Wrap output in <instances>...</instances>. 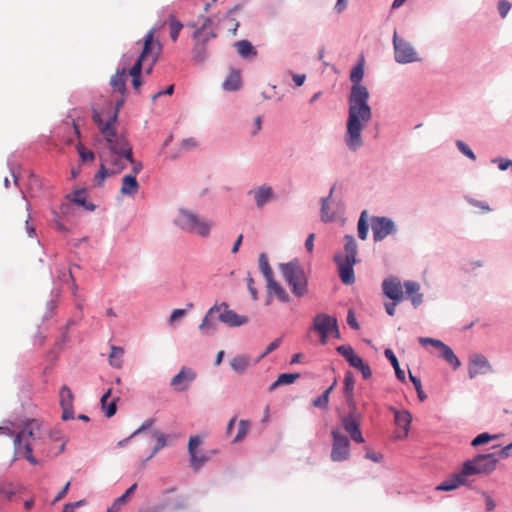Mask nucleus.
I'll return each mask as SVG.
<instances>
[{
	"instance_id": "f257e3e1",
	"label": "nucleus",
	"mask_w": 512,
	"mask_h": 512,
	"mask_svg": "<svg viewBox=\"0 0 512 512\" xmlns=\"http://www.w3.org/2000/svg\"><path fill=\"white\" fill-rule=\"evenodd\" d=\"M364 77L363 59L355 65L350 72V81L352 83L348 94V118L346 122L345 144L347 148L355 152L360 149L364 142L362 130L372 119V108L368 101L370 98L366 86L361 84Z\"/></svg>"
},
{
	"instance_id": "f03ea898",
	"label": "nucleus",
	"mask_w": 512,
	"mask_h": 512,
	"mask_svg": "<svg viewBox=\"0 0 512 512\" xmlns=\"http://www.w3.org/2000/svg\"><path fill=\"white\" fill-rule=\"evenodd\" d=\"M92 118L109 149L108 152L99 154L100 167L94 176L95 184L101 186L107 177L118 174L126 168L127 161H132L133 151L127 138L116 131L117 112L110 115L106 121H103L101 115L94 111Z\"/></svg>"
},
{
	"instance_id": "7ed1b4c3",
	"label": "nucleus",
	"mask_w": 512,
	"mask_h": 512,
	"mask_svg": "<svg viewBox=\"0 0 512 512\" xmlns=\"http://www.w3.org/2000/svg\"><path fill=\"white\" fill-rule=\"evenodd\" d=\"M43 437L44 430L41 421L29 419L23 422L13 441L14 459H26L30 464L36 465L38 461L33 456V451L38 447Z\"/></svg>"
},
{
	"instance_id": "20e7f679",
	"label": "nucleus",
	"mask_w": 512,
	"mask_h": 512,
	"mask_svg": "<svg viewBox=\"0 0 512 512\" xmlns=\"http://www.w3.org/2000/svg\"><path fill=\"white\" fill-rule=\"evenodd\" d=\"M344 252L334 255V262L338 268V274L343 284L352 285L355 282L354 265L359 262L357 259L358 245L354 236L346 234L344 236Z\"/></svg>"
},
{
	"instance_id": "39448f33",
	"label": "nucleus",
	"mask_w": 512,
	"mask_h": 512,
	"mask_svg": "<svg viewBox=\"0 0 512 512\" xmlns=\"http://www.w3.org/2000/svg\"><path fill=\"white\" fill-rule=\"evenodd\" d=\"M217 37L213 22L204 17L199 27L193 33L194 45L192 48V60L197 64H203L207 59V43Z\"/></svg>"
},
{
	"instance_id": "423d86ee",
	"label": "nucleus",
	"mask_w": 512,
	"mask_h": 512,
	"mask_svg": "<svg viewBox=\"0 0 512 512\" xmlns=\"http://www.w3.org/2000/svg\"><path fill=\"white\" fill-rule=\"evenodd\" d=\"M280 271L295 296L307 293V278L297 259L280 264Z\"/></svg>"
},
{
	"instance_id": "0eeeda50",
	"label": "nucleus",
	"mask_w": 512,
	"mask_h": 512,
	"mask_svg": "<svg viewBox=\"0 0 512 512\" xmlns=\"http://www.w3.org/2000/svg\"><path fill=\"white\" fill-rule=\"evenodd\" d=\"M175 223L181 229L190 233H195L201 237L209 236L213 227L212 221L205 220L186 209L179 210L175 219Z\"/></svg>"
},
{
	"instance_id": "6e6552de",
	"label": "nucleus",
	"mask_w": 512,
	"mask_h": 512,
	"mask_svg": "<svg viewBox=\"0 0 512 512\" xmlns=\"http://www.w3.org/2000/svg\"><path fill=\"white\" fill-rule=\"evenodd\" d=\"M163 26L164 23L159 26H154L146 33L142 40V51L136 63L144 65L145 62H151V65H155L158 62L163 46L156 34Z\"/></svg>"
},
{
	"instance_id": "1a4fd4ad",
	"label": "nucleus",
	"mask_w": 512,
	"mask_h": 512,
	"mask_svg": "<svg viewBox=\"0 0 512 512\" xmlns=\"http://www.w3.org/2000/svg\"><path fill=\"white\" fill-rule=\"evenodd\" d=\"M499 461L496 453L477 454L462 464L463 475H488L496 469Z\"/></svg>"
},
{
	"instance_id": "9d476101",
	"label": "nucleus",
	"mask_w": 512,
	"mask_h": 512,
	"mask_svg": "<svg viewBox=\"0 0 512 512\" xmlns=\"http://www.w3.org/2000/svg\"><path fill=\"white\" fill-rule=\"evenodd\" d=\"M337 186L334 184L327 197H322V222L344 221L345 206L342 200L341 192H336Z\"/></svg>"
},
{
	"instance_id": "9b49d317",
	"label": "nucleus",
	"mask_w": 512,
	"mask_h": 512,
	"mask_svg": "<svg viewBox=\"0 0 512 512\" xmlns=\"http://www.w3.org/2000/svg\"><path fill=\"white\" fill-rule=\"evenodd\" d=\"M394 60L399 64H409L420 61L418 54L412 44L398 36L397 32L393 34Z\"/></svg>"
},
{
	"instance_id": "f8f14e48",
	"label": "nucleus",
	"mask_w": 512,
	"mask_h": 512,
	"mask_svg": "<svg viewBox=\"0 0 512 512\" xmlns=\"http://www.w3.org/2000/svg\"><path fill=\"white\" fill-rule=\"evenodd\" d=\"M370 222L374 242H381L386 237L397 233V225L389 217L372 216Z\"/></svg>"
},
{
	"instance_id": "ddd939ff",
	"label": "nucleus",
	"mask_w": 512,
	"mask_h": 512,
	"mask_svg": "<svg viewBox=\"0 0 512 512\" xmlns=\"http://www.w3.org/2000/svg\"><path fill=\"white\" fill-rule=\"evenodd\" d=\"M218 313V319L220 322L230 326L239 327L248 322L246 316L238 315L235 311L229 309L226 303L215 304L209 309V314Z\"/></svg>"
},
{
	"instance_id": "4468645a",
	"label": "nucleus",
	"mask_w": 512,
	"mask_h": 512,
	"mask_svg": "<svg viewBox=\"0 0 512 512\" xmlns=\"http://www.w3.org/2000/svg\"><path fill=\"white\" fill-rule=\"evenodd\" d=\"M333 444L331 450V460L333 462H343L350 456V441L338 430L332 431Z\"/></svg>"
},
{
	"instance_id": "2eb2a0df",
	"label": "nucleus",
	"mask_w": 512,
	"mask_h": 512,
	"mask_svg": "<svg viewBox=\"0 0 512 512\" xmlns=\"http://www.w3.org/2000/svg\"><path fill=\"white\" fill-rule=\"evenodd\" d=\"M492 366L483 354L475 353L469 358L468 376L474 379L478 375H485L492 372Z\"/></svg>"
},
{
	"instance_id": "dca6fc26",
	"label": "nucleus",
	"mask_w": 512,
	"mask_h": 512,
	"mask_svg": "<svg viewBox=\"0 0 512 512\" xmlns=\"http://www.w3.org/2000/svg\"><path fill=\"white\" fill-rule=\"evenodd\" d=\"M382 291L392 301L401 302L404 299L401 281L396 276H389L383 280Z\"/></svg>"
},
{
	"instance_id": "f3484780",
	"label": "nucleus",
	"mask_w": 512,
	"mask_h": 512,
	"mask_svg": "<svg viewBox=\"0 0 512 512\" xmlns=\"http://www.w3.org/2000/svg\"><path fill=\"white\" fill-rule=\"evenodd\" d=\"M195 378L196 374L192 369L183 367L180 372L172 378L170 384L175 391L183 392L189 388Z\"/></svg>"
},
{
	"instance_id": "a211bd4d",
	"label": "nucleus",
	"mask_w": 512,
	"mask_h": 512,
	"mask_svg": "<svg viewBox=\"0 0 512 512\" xmlns=\"http://www.w3.org/2000/svg\"><path fill=\"white\" fill-rule=\"evenodd\" d=\"M59 398H60V406L62 408V419L63 420H71L74 418V411H73V402H74V395L71 391V389L63 385L59 392Z\"/></svg>"
},
{
	"instance_id": "6ab92c4d",
	"label": "nucleus",
	"mask_w": 512,
	"mask_h": 512,
	"mask_svg": "<svg viewBox=\"0 0 512 512\" xmlns=\"http://www.w3.org/2000/svg\"><path fill=\"white\" fill-rule=\"evenodd\" d=\"M328 337L340 339L341 334L338 328L337 319L333 316L322 313V345L326 343Z\"/></svg>"
},
{
	"instance_id": "aec40b11",
	"label": "nucleus",
	"mask_w": 512,
	"mask_h": 512,
	"mask_svg": "<svg viewBox=\"0 0 512 512\" xmlns=\"http://www.w3.org/2000/svg\"><path fill=\"white\" fill-rule=\"evenodd\" d=\"M342 425L344 430L350 435L353 441H355L356 443L364 442V438L360 430V423L352 414H349L342 418Z\"/></svg>"
},
{
	"instance_id": "412c9836",
	"label": "nucleus",
	"mask_w": 512,
	"mask_h": 512,
	"mask_svg": "<svg viewBox=\"0 0 512 512\" xmlns=\"http://www.w3.org/2000/svg\"><path fill=\"white\" fill-rule=\"evenodd\" d=\"M390 410L394 414L395 424L403 429V435H399L398 438H406L408 436L410 425L412 422L411 413L408 410H398L395 407H390Z\"/></svg>"
},
{
	"instance_id": "4be33fe9",
	"label": "nucleus",
	"mask_w": 512,
	"mask_h": 512,
	"mask_svg": "<svg viewBox=\"0 0 512 512\" xmlns=\"http://www.w3.org/2000/svg\"><path fill=\"white\" fill-rule=\"evenodd\" d=\"M126 74V69L122 68L120 70H117L110 80V84L113 88V91L119 92L122 95L121 101H117V109H119V107L123 104L124 97L126 95Z\"/></svg>"
},
{
	"instance_id": "5701e85b",
	"label": "nucleus",
	"mask_w": 512,
	"mask_h": 512,
	"mask_svg": "<svg viewBox=\"0 0 512 512\" xmlns=\"http://www.w3.org/2000/svg\"><path fill=\"white\" fill-rule=\"evenodd\" d=\"M407 297L411 300L414 308L419 307L423 303V294L420 293V284L416 281L407 280L403 286Z\"/></svg>"
},
{
	"instance_id": "b1692460",
	"label": "nucleus",
	"mask_w": 512,
	"mask_h": 512,
	"mask_svg": "<svg viewBox=\"0 0 512 512\" xmlns=\"http://www.w3.org/2000/svg\"><path fill=\"white\" fill-rule=\"evenodd\" d=\"M468 475L462 474V469L458 473H454L448 479L443 481L436 487L439 491H452L458 488L460 485H464Z\"/></svg>"
},
{
	"instance_id": "393cba45",
	"label": "nucleus",
	"mask_w": 512,
	"mask_h": 512,
	"mask_svg": "<svg viewBox=\"0 0 512 512\" xmlns=\"http://www.w3.org/2000/svg\"><path fill=\"white\" fill-rule=\"evenodd\" d=\"M266 282L268 297L274 295L281 302H288L290 300L289 294L274 278H271Z\"/></svg>"
},
{
	"instance_id": "a878e982",
	"label": "nucleus",
	"mask_w": 512,
	"mask_h": 512,
	"mask_svg": "<svg viewBox=\"0 0 512 512\" xmlns=\"http://www.w3.org/2000/svg\"><path fill=\"white\" fill-rule=\"evenodd\" d=\"M111 389H108L101 397L100 403L101 408L105 414L106 417L110 418L115 415L117 411V402L119 401V397H116L112 399L110 402H108L110 396H111Z\"/></svg>"
},
{
	"instance_id": "bb28decb",
	"label": "nucleus",
	"mask_w": 512,
	"mask_h": 512,
	"mask_svg": "<svg viewBox=\"0 0 512 512\" xmlns=\"http://www.w3.org/2000/svg\"><path fill=\"white\" fill-rule=\"evenodd\" d=\"M201 444L199 436H191L188 443V450L191 457V464L198 469L205 461V457H198L196 449Z\"/></svg>"
},
{
	"instance_id": "cd10ccee",
	"label": "nucleus",
	"mask_w": 512,
	"mask_h": 512,
	"mask_svg": "<svg viewBox=\"0 0 512 512\" xmlns=\"http://www.w3.org/2000/svg\"><path fill=\"white\" fill-rule=\"evenodd\" d=\"M139 190V183L136 180L135 176L125 175L122 179V185L120 188V193L122 195H135Z\"/></svg>"
},
{
	"instance_id": "c85d7f7f",
	"label": "nucleus",
	"mask_w": 512,
	"mask_h": 512,
	"mask_svg": "<svg viewBox=\"0 0 512 512\" xmlns=\"http://www.w3.org/2000/svg\"><path fill=\"white\" fill-rule=\"evenodd\" d=\"M384 355L389 360L392 367L394 368L395 375H396L397 379L401 382H405L406 381L405 372L403 369H401V367L399 365V361H398L396 355L394 354V352L390 348H387L384 351Z\"/></svg>"
},
{
	"instance_id": "c756f323",
	"label": "nucleus",
	"mask_w": 512,
	"mask_h": 512,
	"mask_svg": "<svg viewBox=\"0 0 512 512\" xmlns=\"http://www.w3.org/2000/svg\"><path fill=\"white\" fill-rule=\"evenodd\" d=\"M241 86L240 72L232 69L223 83V88L226 91L238 90Z\"/></svg>"
},
{
	"instance_id": "7c9ffc66",
	"label": "nucleus",
	"mask_w": 512,
	"mask_h": 512,
	"mask_svg": "<svg viewBox=\"0 0 512 512\" xmlns=\"http://www.w3.org/2000/svg\"><path fill=\"white\" fill-rule=\"evenodd\" d=\"M235 48L237 50V53L242 58H248L251 56H256L257 51L252 46V44L248 40H241L235 43Z\"/></svg>"
},
{
	"instance_id": "2f4dec72",
	"label": "nucleus",
	"mask_w": 512,
	"mask_h": 512,
	"mask_svg": "<svg viewBox=\"0 0 512 512\" xmlns=\"http://www.w3.org/2000/svg\"><path fill=\"white\" fill-rule=\"evenodd\" d=\"M369 232V223H368V212L367 210H363L360 214L357 223V233L358 237L361 240H366Z\"/></svg>"
},
{
	"instance_id": "473e14b6",
	"label": "nucleus",
	"mask_w": 512,
	"mask_h": 512,
	"mask_svg": "<svg viewBox=\"0 0 512 512\" xmlns=\"http://www.w3.org/2000/svg\"><path fill=\"white\" fill-rule=\"evenodd\" d=\"M300 375L298 373H283L278 376L275 382H273L269 388L270 391L275 390L279 386L288 385L294 383Z\"/></svg>"
},
{
	"instance_id": "72a5a7b5",
	"label": "nucleus",
	"mask_w": 512,
	"mask_h": 512,
	"mask_svg": "<svg viewBox=\"0 0 512 512\" xmlns=\"http://www.w3.org/2000/svg\"><path fill=\"white\" fill-rule=\"evenodd\" d=\"M439 357L444 359L455 370L461 366L459 358L455 355L453 350L448 345H446L444 349L440 351Z\"/></svg>"
},
{
	"instance_id": "f704fd0d",
	"label": "nucleus",
	"mask_w": 512,
	"mask_h": 512,
	"mask_svg": "<svg viewBox=\"0 0 512 512\" xmlns=\"http://www.w3.org/2000/svg\"><path fill=\"white\" fill-rule=\"evenodd\" d=\"M250 360L247 356L238 355L231 359V368L237 373H243L249 366Z\"/></svg>"
},
{
	"instance_id": "c9c22d12",
	"label": "nucleus",
	"mask_w": 512,
	"mask_h": 512,
	"mask_svg": "<svg viewBox=\"0 0 512 512\" xmlns=\"http://www.w3.org/2000/svg\"><path fill=\"white\" fill-rule=\"evenodd\" d=\"M272 197V188L268 186H262L255 192V201L257 206H263Z\"/></svg>"
},
{
	"instance_id": "e433bc0d",
	"label": "nucleus",
	"mask_w": 512,
	"mask_h": 512,
	"mask_svg": "<svg viewBox=\"0 0 512 512\" xmlns=\"http://www.w3.org/2000/svg\"><path fill=\"white\" fill-rule=\"evenodd\" d=\"M123 355V348L112 346L109 354V363L115 368H121L123 364Z\"/></svg>"
},
{
	"instance_id": "4c0bfd02",
	"label": "nucleus",
	"mask_w": 512,
	"mask_h": 512,
	"mask_svg": "<svg viewBox=\"0 0 512 512\" xmlns=\"http://www.w3.org/2000/svg\"><path fill=\"white\" fill-rule=\"evenodd\" d=\"M168 24L170 30V37L173 42H176L183 28V24L178 19H176V17L172 14L168 18Z\"/></svg>"
},
{
	"instance_id": "58836bf2",
	"label": "nucleus",
	"mask_w": 512,
	"mask_h": 512,
	"mask_svg": "<svg viewBox=\"0 0 512 512\" xmlns=\"http://www.w3.org/2000/svg\"><path fill=\"white\" fill-rule=\"evenodd\" d=\"M143 65L140 63H136L129 70V75L132 77V86L136 91H139L142 81H141V70Z\"/></svg>"
},
{
	"instance_id": "ea45409f",
	"label": "nucleus",
	"mask_w": 512,
	"mask_h": 512,
	"mask_svg": "<svg viewBox=\"0 0 512 512\" xmlns=\"http://www.w3.org/2000/svg\"><path fill=\"white\" fill-rule=\"evenodd\" d=\"M258 263H259V269H260L261 273L263 274V276L265 277L266 281L270 280L271 278H274L272 268L270 267L267 255L265 253H261L259 255Z\"/></svg>"
},
{
	"instance_id": "a19ab883",
	"label": "nucleus",
	"mask_w": 512,
	"mask_h": 512,
	"mask_svg": "<svg viewBox=\"0 0 512 512\" xmlns=\"http://www.w3.org/2000/svg\"><path fill=\"white\" fill-rule=\"evenodd\" d=\"M152 437L156 440V445L150 455L147 457L146 461L154 457L157 452L166 445V436L164 433L155 430L152 432Z\"/></svg>"
},
{
	"instance_id": "79ce46f5",
	"label": "nucleus",
	"mask_w": 512,
	"mask_h": 512,
	"mask_svg": "<svg viewBox=\"0 0 512 512\" xmlns=\"http://www.w3.org/2000/svg\"><path fill=\"white\" fill-rule=\"evenodd\" d=\"M212 315L213 314H209L208 311L199 325V330L204 335H209L216 330V324L211 320Z\"/></svg>"
},
{
	"instance_id": "37998d69",
	"label": "nucleus",
	"mask_w": 512,
	"mask_h": 512,
	"mask_svg": "<svg viewBox=\"0 0 512 512\" xmlns=\"http://www.w3.org/2000/svg\"><path fill=\"white\" fill-rule=\"evenodd\" d=\"M72 202L83 206L87 210H93L94 205L87 203L85 190H77L73 194Z\"/></svg>"
},
{
	"instance_id": "c03bdc74",
	"label": "nucleus",
	"mask_w": 512,
	"mask_h": 512,
	"mask_svg": "<svg viewBox=\"0 0 512 512\" xmlns=\"http://www.w3.org/2000/svg\"><path fill=\"white\" fill-rule=\"evenodd\" d=\"M500 437L499 434H489L487 432H483V433H480L478 434L472 441H471V445L473 447H478L480 445H483V444H486L488 442H490L491 440H494V439H498Z\"/></svg>"
},
{
	"instance_id": "a18cd8bd",
	"label": "nucleus",
	"mask_w": 512,
	"mask_h": 512,
	"mask_svg": "<svg viewBox=\"0 0 512 512\" xmlns=\"http://www.w3.org/2000/svg\"><path fill=\"white\" fill-rule=\"evenodd\" d=\"M250 428V422L247 420H240L238 423L237 435L233 439V443L242 441L248 433Z\"/></svg>"
},
{
	"instance_id": "49530a36",
	"label": "nucleus",
	"mask_w": 512,
	"mask_h": 512,
	"mask_svg": "<svg viewBox=\"0 0 512 512\" xmlns=\"http://www.w3.org/2000/svg\"><path fill=\"white\" fill-rule=\"evenodd\" d=\"M355 379L352 372L348 371L344 376V391L347 396H351L354 391Z\"/></svg>"
},
{
	"instance_id": "de8ad7c7",
	"label": "nucleus",
	"mask_w": 512,
	"mask_h": 512,
	"mask_svg": "<svg viewBox=\"0 0 512 512\" xmlns=\"http://www.w3.org/2000/svg\"><path fill=\"white\" fill-rule=\"evenodd\" d=\"M76 149H77L80 159L83 163L91 162L94 160V158H95L94 153L90 150H86L85 147L82 145V143L79 142L76 146Z\"/></svg>"
},
{
	"instance_id": "09e8293b",
	"label": "nucleus",
	"mask_w": 512,
	"mask_h": 512,
	"mask_svg": "<svg viewBox=\"0 0 512 512\" xmlns=\"http://www.w3.org/2000/svg\"><path fill=\"white\" fill-rule=\"evenodd\" d=\"M456 146L458 148V150L464 154L466 157H468L469 159L471 160H475L476 159V155L475 153L472 151V149L466 144L464 143L462 140H457L456 141Z\"/></svg>"
},
{
	"instance_id": "8fccbe9b",
	"label": "nucleus",
	"mask_w": 512,
	"mask_h": 512,
	"mask_svg": "<svg viewBox=\"0 0 512 512\" xmlns=\"http://www.w3.org/2000/svg\"><path fill=\"white\" fill-rule=\"evenodd\" d=\"M154 420L153 419H148L147 421H145L130 437L126 438V439H123L121 441L118 442V446H123L125 445L130 438H132L133 436L145 431L146 429H148L150 426H152Z\"/></svg>"
},
{
	"instance_id": "3c124183",
	"label": "nucleus",
	"mask_w": 512,
	"mask_h": 512,
	"mask_svg": "<svg viewBox=\"0 0 512 512\" xmlns=\"http://www.w3.org/2000/svg\"><path fill=\"white\" fill-rule=\"evenodd\" d=\"M491 163L497 164L499 170L505 171L508 168H512V160L504 157H496L491 159Z\"/></svg>"
},
{
	"instance_id": "603ef678",
	"label": "nucleus",
	"mask_w": 512,
	"mask_h": 512,
	"mask_svg": "<svg viewBox=\"0 0 512 512\" xmlns=\"http://www.w3.org/2000/svg\"><path fill=\"white\" fill-rule=\"evenodd\" d=\"M511 7H512V4L508 0H499L498 1L497 9H498V13L502 19L506 18Z\"/></svg>"
},
{
	"instance_id": "864d4df0",
	"label": "nucleus",
	"mask_w": 512,
	"mask_h": 512,
	"mask_svg": "<svg viewBox=\"0 0 512 512\" xmlns=\"http://www.w3.org/2000/svg\"><path fill=\"white\" fill-rule=\"evenodd\" d=\"M336 351L345 358L347 361L348 358L355 354L354 349L350 345H340L336 348Z\"/></svg>"
},
{
	"instance_id": "5fc2aeb1",
	"label": "nucleus",
	"mask_w": 512,
	"mask_h": 512,
	"mask_svg": "<svg viewBox=\"0 0 512 512\" xmlns=\"http://www.w3.org/2000/svg\"><path fill=\"white\" fill-rule=\"evenodd\" d=\"M239 7V5H236L232 9H230L226 19L229 22L230 30L232 31L233 34L236 33L239 23L234 18H231L230 15L237 11Z\"/></svg>"
},
{
	"instance_id": "6e6d98bb",
	"label": "nucleus",
	"mask_w": 512,
	"mask_h": 512,
	"mask_svg": "<svg viewBox=\"0 0 512 512\" xmlns=\"http://www.w3.org/2000/svg\"><path fill=\"white\" fill-rule=\"evenodd\" d=\"M282 342V338L279 337V338H276L274 341H272L268 347L266 348V350L260 355V359L264 358L265 356H267L269 353H271L272 351H274L275 349H277L280 344Z\"/></svg>"
},
{
	"instance_id": "4d7b16f0",
	"label": "nucleus",
	"mask_w": 512,
	"mask_h": 512,
	"mask_svg": "<svg viewBox=\"0 0 512 512\" xmlns=\"http://www.w3.org/2000/svg\"><path fill=\"white\" fill-rule=\"evenodd\" d=\"M247 287H248V291L251 294L253 300H257L258 299V291L254 286V279L252 278L250 273H248V275H247Z\"/></svg>"
},
{
	"instance_id": "13d9d810",
	"label": "nucleus",
	"mask_w": 512,
	"mask_h": 512,
	"mask_svg": "<svg viewBox=\"0 0 512 512\" xmlns=\"http://www.w3.org/2000/svg\"><path fill=\"white\" fill-rule=\"evenodd\" d=\"M347 362L349 363V365L355 369H358L360 368L365 362L363 361V359L358 356L356 353L351 356L350 358H348Z\"/></svg>"
},
{
	"instance_id": "bf43d9fd",
	"label": "nucleus",
	"mask_w": 512,
	"mask_h": 512,
	"mask_svg": "<svg viewBox=\"0 0 512 512\" xmlns=\"http://www.w3.org/2000/svg\"><path fill=\"white\" fill-rule=\"evenodd\" d=\"M347 323L348 325L354 329V330H358L359 329V323L355 317V314L352 310H349L348 311V315H347Z\"/></svg>"
},
{
	"instance_id": "052dcab7",
	"label": "nucleus",
	"mask_w": 512,
	"mask_h": 512,
	"mask_svg": "<svg viewBox=\"0 0 512 512\" xmlns=\"http://www.w3.org/2000/svg\"><path fill=\"white\" fill-rule=\"evenodd\" d=\"M136 487V484H133L131 487H129L122 496L116 499L115 504H124L126 502L127 497L134 492Z\"/></svg>"
},
{
	"instance_id": "680f3d73",
	"label": "nucleus",
	"mask_w": 512,
	"mask_h": 512,
	"mask_svg": "<svg viewBox=\"0 0 512 512\" xmlns=\"http://www.w3.org/2000/svg\"><path fill=\"white\" fill-rule=\"evenodd\" d=\"M483 266V261L482 260H474V261H470L466 267H465V271L467 272H472L474 270H476L477 268H480Z\"/></svg>"
},
{
	"instance_id": "e2e57ef3",
	"label": "nucleus",
	"mask_w": 512,
	"mask_h": 512,
	"mask_svg": "<svg viewBox=\"0 0 512 512\" xmlns=\"http://www.w3.org/2000/svg\"><path fill=\"white\" fill-rule=\"evenodd\" d=\"M185 314H186V310H184V309H175L172 312L171 316H170L169 322L173 323L176 320H178V319L182 318L183 316H185Z\"/></svg>"
},
{
	"instance_id": "0e129e2a",
	"label": "nucleus",
	"mask_w": 512,
	"mask_h": 512,
	"mask_svg": "<svg viewBox=\"0 0 512 512\" xmlns=\"http://www.w3.org/2000/svg\"><path fill=\"white\" fill-rule=\"evenodd\" d=\"M469 202L475 206V207H479L481 208L483 211H490V207L489 205L486 203V202H483V201H479V200H475V199H470Z\"/></svg>"
},
{
	"instance_id": "69168bd1",
	"label": "nucleus",
	"mask_w": 512,
	"mask_h": 512,
	"mask_svg": "<svg viewBox=\"0 0 512 512\" xmlns=\"http://www.w3.org/2000/svg\"><path fill=\"white\" fill-rule=\"evenodd\" d=\"M358 370L361 372L364 379H369L372 376L371 368L368 364L364 363Z\"/></svg>"
},
{
	"instance_id": "338daca9",
	"label": "nucleus",
	"mask_w": 512,
	"mask_h": 512,
	"mask_svg": "<svg viewBox=\"0 0 512 512\" xmlns=\"http://www.w3.org/2000/svg\"><path fill=\"white\" fill-rule=\"evenodd\" d=\"M315 237L316 235L314 233H311L305 241V248L308 252L313 251Z\"/></svg>"
},
{
	"instance_id": "774afa93",
	"label": "nucleus",
	"mask_w": 512,
	"mask_h": 512,
	"mask_svg": "<svg viewBox=\"0 0 512 512\" xmlns=\"http://www.w3.org/2000/svg\"><path fill=\"white\" fill-rule=\"evenodd\" d=\"M512 449V442L510 444H508L507 446L503 447L502 449L499 450V452L497 453V457H501V458H507L509 457L510 455V450Z\"/></svg>"
}]
</instances>
